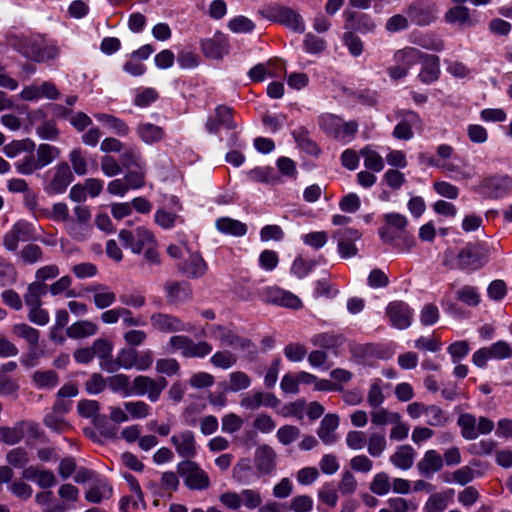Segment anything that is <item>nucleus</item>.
<instances>
[{
    "label": "nucleus",
    "instance_id": "f257e3e1",
    "mask_svg": "<svg viewBox=\"0 0 512 512\" xmlns=\"http://www.w3.org/2000/svg\"><path fill=\"white\" fill-rule=\"evenodd\" d=\"M11 45L24 57L36 62L53 60L60 54L56 45H47L36 36L16 37L11 41Z\"/></svg>",
    "mask_w": 512,
    "mask_h": 512
},
{
    "label": "nucleus",
    "instance_id": "f03ea898",
    "mask_svg": "<svg viewBox=\"0 0 512 512\" xmlns=\"http://www.w3.org/2000/svg\"><path fill=\"white\" fill-rule=\"evenodd\" d=\"M319 125L328 136L342 142H349L358 130L356 121L345 122L342 118L329 113L319 117Z\"/></svg>",
    "mask_w": 512,
    "mask_h": 512
},
{
    "label": "nucleus",
    "instance_id": "7ed1b4c3",
    "mask_svg": "<svg viewBox=\"0 0 512 512\" xmlns=\"http://www.w3.org/2000/svg\"><path fill=\"white\" fill-rule=\"evenodd\" d=\"M177 473L183 478L184 485L190 490L202 491L210 487V478L198 463L183 460L177 465Z\"/></svg>",
    "mask_w": 512,
    "mask_h": 512
},
{
    "label": "nucleus",
    "instance_id": "20e7f679",
    "mask_svg": "<svg viewBox=\"0 0 512 512\" xmlns=\"http://www.w3.org/2000/svg\"><path fill=\"white\" fill-rule=\"evenodd\" d=\"M219 501L230 510H238L241 506L253 510L260 507L262 496L258 490L243 489L240 493H222L219 496Z\"/></svg>",
    "mask_w": 512,
    "mask_h": 512
},
{
    "label": "nucleus",
    "instance_id": "39448f33",
    "mask_svg": "<svg viewBox=\"0 0 512 512\" xmlns=\"http://www.w3.org/2000/svg\"><path fill=\"white\" fill-rule=\"evenodd\" d=\"M169 345L173 350L181 351L186 358H203L212 352V346L206 341L194 342L184 335H175L169 339Z\"/></svg>",
    "mask_w": 512,
    "mask_h": 512
},
{
    "label": "nucleus",
    "instance_id": "423d86ee",
    "mask_svg": "<svg viewBox=\"0 0 512 512\" xmlns=\"http://www.w3.org/2000/svg\"><path fill=\"white\" fill-rule=\"evenodd\" d=\"M167 385L168 382L164 377L153 379L149 376L138 375L132 381V395H147L151 402H156Z\"/></svg>",
    "mask_w": 512,
    "mask_h": 512
},
{
    "label": "nucleus",
    "instance_id": "0eeeda50",
    "mask_svg": "<svg viewBox=\"0 0 512 512\" xmlns=\"http://www.w3.org/2000/svg\"><path fill=\"white\" fill-rule=\"evenodd\" d=\"M405 12L412 23L418 26L430 25L438 18V7L430 0H417L409 4Z\"/></svg>",
    "mask_w": 512,
    "mask_h": 512
},
{
    "label": "nucleus",
    "instance_id": "6e6552de",
    "mask_svg": "<svg viewBox=\"0 0 512 512\" xmlns=\"http://www.w3.org/2000/svg\"><path fill=\"white\" fill-rule=\"evenodd\" d=\"M487 263L485 250L478 244L469 243L456 257V267L464 271H475Z\"/></svg>",
    "mask_w": 512,
    "mask_h": 512
},
{
    "label": "nucleus",
    "instance_id": "1a4fd4ad",
    "mask_svg": "<svg viewBox=\"0 0 512 512\" xmlns=\"http://www.w3.org/2000/svg\"><path fill=\"white\" fill-rule=\"evenodd\" d=\"M512 190V178L508 175L485 178L478 186V193L485 198H503Z\"/></svg>",
    "mask_w": 512,
    "mask_h": 512
},
{
    "label": "nucleus",
    "instance_id": "9d476101",
    "mask_svg": "<svg viewBox=\"0 0 512 512\" xmlns=\"http://www.w3.org/2000/svg\"><path fill=\"white\" fill-rule=\"evenodd\" d=\"M119 239L134 254H140L146 245L154 243V235L144 227H138L134 231L123 229L119 232Z\"/></svg>",
    "mask_w": 512,
    "mask_h": 512
},
{
    "label": "nucleus",
    "instance_id": "9b49d317",
    "mask_svg": "<svg viewBox=\"0 0 512 512\" xmlns=\"http://www.w3.org/2000/svg\"><path fill=\"white\" fill-rule=\"evenodd\" d=\"M176 453L184 460H191L197 455V442L191 430H182L170 438Z\"/></svg>",
    "mask_w": 512,
    "mask_h": 512
},
{
    "label": "nucleus",
    "instance_id": "f8f14e48",
    "mask_svg": "<svg viewBox=\"0 0 512 512\" xmlns=\"http://www.w3.org/2000/svg\"><path fill=\"white\" fill-rule=\"evenodd\" d=\"M73 178L69 165L66 162H61L53 169L45 190L48 194H61L66 191Z\"/></svg>",
    "mask_w": 512,
    "mask_h": 512
},
{
    "label": "nucleus",
    "instance_id": "ddd939ff",
    "mask_svg": "<svg viewBox=\"0 0 512 512\" xmlns=\"http://www.w3.org/2000/svg\"><path fill=\"white\" fill-rule=\"evenodd\" d=\"M209 331L210 336L218 339L222 346L239 348L241 350H249L251 347H254L250 340L241 338L222 325H212Z\"/></svg>",
    "mask_w": 512,
    "mask_h": 512
},
{
    "label": "nucleus",
    "instance_id": "4468645a",
    "mask_svg": "<svg viewBox=\"0 0 512 512\" xmlns=\"http://www.w3.org/2000/svg\"><path fill=\"white\" fill-rule=\"evenodd\" d=\"M386 314L397 329H406L411 325L413 312L409 305L403 301H393L388 304Z\"/></svg>",
    "mask_w": 512,
    "mask_h": 512
},
{
    "label": "nucleus",
    "instance_id": "2eb2a0df",
    "mask_svg": "<svg viewBox=\"0 0 512 512\" xmlns=\"http://www.w3.org/2000/svg\"><path fill=\"white\" fill-rule=\"evenodd\" d=\"M263 297L264 301L270 304L291 309H299L302 307V302L298 296L279 287L266 288Z\"/></svg>",
    "mask_w": 512,
    "mask_h": 512
},
{
    "label": "nucleus",
    "instance_id": "dca6fc26",
    "mask_svg": "<svg viewBox=\"0 0 512 512\" xmlns=\"http://www.w3.org/2000/svg\"><path fill=\"white\" fill-rule=\"evenodd\" d=\"M151 326L162 333H174L181 331H191L192 327H187L178 317L166 313H154L150 317Z\"/></svg>",
    "mask_w": 512,
    "mask_h": 512
},
{
    "label": "nucleus",
    "instance_id": "f3484780",
    "mask_svg": "<svg viewBox=\"0 0 512 512\" xmlns=\"http://www.w3.org/2000/svg\"><path fill=\"white\" fill-rule=\"evenodd\" d=\"M178 271L184 276L197 279L204 276L208 270V265L198 252L190 253L188 258L177 265Z\"/></svg>",
    "mask_w": 512,
    "mask_h": 512
},
{
    "label": "nucleus",
    "instance_id": "a211bd4d",
    "mask_svg": "<svg viewBox=\"0 0 512 512\" xmlns=\"http://www.w3.org/2000/svg\"><path fill=\"white\" fill-rule=\"evenodd\" d=\"M229 44L227 37L217 32L212 38L201 41V50L203 54L211 59H222L228 53Z\"/></svg>",
    "mask_w": 512,
    "mask_h": 512
},
{
    "label": "nucleus",
    "instance_id": "6ab92c4d",
    "mask_svg": "<svg viewBox=\"0 0 512 512\" xmlns=\"http://www.w3.org/2000/svg\"><path fill=\"white\" fill-rule=\"evenodd\" d=\"M37 428V423L21 420L16 422L13 426L0 425V442L6 445H15L22 441L25 435V428Z\"/></svg>",
    "mask_w": 512,
    "mask_h": 512
},
{
    "label": "nucleus",
    "instance_id": "aec40b11",
    "mask_svg": "<svg viewBox=\"0 0 512 512\" xmlns=\"http://www.w3.org/2000/svg\"><path fill=\"white\" fill-rule=\"evenodd\" d=\"M164 290L167 301L171 304L184 303L193 297L191 285L186 281H167Z\"/></svg>",
    "mask_w": 512,
    "mask_h": 512
},
{
    "label": "nucleus",
    "instance_id": "412c9836",
    "mask_svg": "<svg viewBox=\"0 0 512 512\" xmlns=\"http://www.w3.org/2000/svg\"><path fill=\"white\" fill-rule=\"evenodd\" d=\"M402 120L395 126L393 136L399 140H410L413 137V127L420 124L419 116L410 110L400 113Z\"/></svg>",
    "mask_w": 512,
    "mask_h": 512
},
{
    "label": "nucleus",
    "instance_id": "4be33fe9",
    "mask_svg": "<svg viewBox=\"0 0 512 512\" xmlns=\"http://www.w3.org/2000/svg\"><path fill=\"white\" fill-rule=\"evenodd\" d=\"M254 461L259 473L263 475L269 474L276 466V452L269 445H261L255 452Z\"/></svg>",
    "mask_w": 512,
    "mask_h": 512
},
{
    "label": "nucleus",
    "instance_id": "5701e85b",
    "mask_svg": "<svg viewBox=\"0 0 512 512\" xmlns=\"http://www.w3.org/2000/svg\"><path fill=\"white\" fill-rule=\"evenodd\" d=\"M344 17L346 20L345 28L351 31L356 30L360 33H369L376 27L372 18L366 14H357L356 12L346 10Z\"/></svg>",
    "mask_w": 512,
    "mask_h": 512
},
{
    "label": "nucleus",
    "instance_id": "b1692460",
    "mask_svg": "<svg viewBox=\"0 0 512 512\" xmlns=\"http://www.w3.org/2000/svg\"><path fill=\"white\" fill-rule=\"evenodd\" d=\"M275 20L295 32L302 33L305 30V24L300 14L288 7L278 8L275 12Z\"/></svg>",
    "mask_w": 512,
    "mask_h": 512
},
{
    "label": "nucleus",
    "instance_id": "393cba45",
    "mask_svg": "<svg viewBox=\"0 0 512 512\" xmlns=\"http://www.w3.org/2000/svg\"><path fill=\"white\" fill-rule=\"evenodd\" d=\"M443 467V458L436 450H428L417 463L419 473L424 477H431Z\"/></svg>",
    "mask_w": 512,
    "mask_h": 512
},
{
    "label": "nucleus",
    "instance_id": "a878e982",
    "mask_svg": "<svg viewBox=\"0 0 512 512\" xmlns=\"http://www.w3.org/2000/svg\"><path fill=\"white\" fill-rule=\"evenodd\" d=\"M339 426V417L336 414H327L322 419L317 430V435L326 445H331L337 440L335 430Z\"/></svg>",
    "mask_w": 512,
    "mask_h": 512
},
{
    "label": "nucleus",
    "instance_id": "bb28decb",
    "mask_svg": "<svg viewBox=\"0 0 512 512\" xmlns=\"http://www.w3.org/2000/svg\"><path fill=\"white\" fill-rule=\"evenodd\" d=\"M136 350L133 348L121 349L116 358L112 362L105 363L103 366L106 368V372L113 373L123 369H132L135 366Z\"/></svg>",
    "mask_w": 512,
    "mask_h": 512
},
{
    "label": "nucleus",
    "instance_id": "cd10ccee",
    "mask_svg": "<svg viewBox=\"0 0 512 512\" xmlns=\"http://www.w3.org/2000/svg\"><path fill=\"white\" fill-rule=\"evenodd\" d=\"M112 493L113 489L108 482L98 477L94 479L93 485L85 494V498L88 502L98 504L103 499H109Z\"/></svg>",
    "mask_w": 512,
    "mask_h": 512
},
{
    "label": "nucleus",
    "instance_id": "c85d7f7f",
    "mask_svg": "<svg viewBox=\"0 0 512 512\" xmlns=\"http://www.w3.org/2000/svg\"><path fill=\"white\" fill-rule=\"evenodd\" d=\"M98 332V326L89 320H80L66 329V335L71 339H83L94 336Z\"/></svg>",
    "mask_w": 512,
    "mask_h": 512
},
{
    "label": "nucleus",
    "instance_id": "c756f323",
    "mask_svg": "<svg viewBox=\"0 0 512 512\" xmlns=\"http://www.w3.org/2000/svg\"><path fill=\"white\" fill-rule=\"evenodd\" d=\"M415 458V451L410 445H402L390 456V462L403 470L412 467Z\"/></svg>",
    "mask_w": 512,
    "mask_h": 512
},
{
    "label": "nucleus",
    "instance_id": "7c9ffc66",
    "mask_svg": "<svg viewBox=\"0 0 512 512\" xmlns=\"http://www.w3.org/2000/svg\"><path fill=\"white\" fill-rule=\"evenodd\" d=\"M450 23L457 24L461 29H468L475 25V19L468 7L457 5L450 8Z\"/></svg>",
    "mask_w": 512,
    "mask_h": 512
},
{
    "label": "nucleus",
    "instance_id": "2f4dec72",
    "mask_svg": "<svg viewBox=\"0 0 512 512\" xmlns=\"http://www.w3.org/2000/svg\"><path fill=\"white\" fill-rule=\"evenodd\" d=\"M216 228L224 234L232 235L235 237L244 236L247 232V226L239 220L230 217H222L217 219Z\"/></svg>",
    "mask_w": 512,
    "mask_h": 512
},
{
    "label": "nucleus",
    "instance_id": "473e14b6",
    "mask_svg": "<svg viewBox=\"0 0 512 512\" xmlns=\"http://www.w3.org/2000/svg\"><path fill=\"white\" fill-rule=\"evenodd\" d=\"M31 379L38 389L51 390L59 383V375L54 370H37L32 374Z\"/></svg>",
    "mask_w": 512,
    "mask_h": 512
},
{
    "label": "nucleus",
    "instance_id": "72a5a7b5",
    "mask_svg": "<svg viewBox=\"0 0 512 512\" xmlns=\"http://www.w3.org/2000/svg\"><path fill=\"white\" fill-rule=\"evenodd\" d=\"M91 347L94 357H97L100 360L99 365L101 369L106 371V368L103 365L113 361V344L107 339L98 338L93 342Z\"/></svg>",
    "mask_w": 512,
    "mask_h": 512
},
{
    "label": "nucleus",
    "instance_id": "f704fd0d",
    "mask_svg": "<svg viewBox=\"0 0 512 512\" xmlns=\"http://www.w3.org/2000/svg\"><path fill=\"white\" fill-rule=\"evenodd\" d=\"M422 70L419 73V78L424 83H431L439 76V61L438 57L434 55H427L422 60Z\"/></svg>",
    "mask_w": 512,
    "mask_h": 512
},
{
    "label": "nucleus",
    "instance_id": "c9c22d12",
    "mask_svg": "<svg viewBox=\"0 0 512 512\" xmlns=\"http://www.w3.org/2000/svg\"><path fill=\"white\" fill-rule=\"evenodd\" d=\"M136 132L141 140L147 144L159 142L164 137V130L152 123H140Z\"/></svg>",
    "mask_w": 512,
    "mask_h": 512
},
{
    "label": "nucleus",
    "instance_id": "e433bc0d",
    "mask_svg": "<svg viewBox=\"0 0 512 512\" xmlns=\"http://www.w3.org/2000/svg\"><path fill=\"white\" fill-rule=\"evenodd\" d=\"M12 332L16 337L24 339L29 347H38L40 332L36 328L26 323H17L12 326Z\"/></svg>",
    "mask_w": 512,
    "mask_h": 512
},
{
    "label": "nucleus",
    "instance_id": "4c0bfd02",
    "mask_svg": "<svg viewBox=\"0 0 512 512\" xmlns=\"http://www.w3.org/2000/svg\"><path fill=\"white\" fill-rule=\"evenodd\" d=\"M457 425L460 427L461 435L466 440H475L478 438L477 419L470 413H462L457 419Z\"/></svg>",
    "mask_w": 512,
    "mask_h": 512
},
{
    "label": "nucleus",
    "instance_id": "58836bf2",
    "mask_svg": "<svg viewBox=\"0 0 512 512\" xmlns=\"http://www.w3.org/2000/svg\"><path fill=\"white\" fill-rule=\"evenodd\" d=\"M88 291L94 292L93 301L98 309H105L116 301V294L104 285H95L88 288Z\"/></svg>",
    "mask_w": 512,
    "mask_h": 512
},
{
    "label": "nucleus",
    "instance_id": "ea45409f",
    "mask_svg": "<svg viewBox=\"0 0 512 512\" xmlns=\"http://www.w3.org/2000/svg\"><path fill=\"white\" fill-rule=\"evenodd\" d=\"M48 286L40 281H34L27 287L24 301L27 307L42 305V296L46 295Z\"/></svg>",
    "mask_w": 512,
    "mask_h": 512
},
{
    "label": "nucleus",
    "instance_id": "a19ab883",
    "mask_svg": "<svg viewBox=\"0 0 512 512\" xmlns=\"http://www.w3.org/2000/svg\"><path fill=\"white\" fill-rule=\"evenodd\" d=\"M311 342L322 349H334L343 344L344 337L334 332H324L314 335Z\"/></svg>",
    "mask_w": 512,
    "mask_h": 512
},
{
    "label": "nucleus",
    "instance_id": "79ce46f5",
    "mask_svg": "<svg viewBox=\"0 0 512 512\" xmlns=\"http://www.w3.org/2000/svg\"><path fill=\"white\" fill-rule=\"evenodd\" d=\"M426 54L414 47H406L395 53V60L398 64L405 66L407 69L416 63H421Z\"/></svg>",
    "mask_w": 512,
    "mask_h": 512
},
{
    "label": "nucleus",
    "instance_id": "37998d69",
    "mask_svg": "<svg viewBox=\"0 0 512 512\" xmlns=\"http://www.w3.org/2000/svg\"><path fill=\"white\" fill-rule=\"evenodd\" d=\"M107 387L114 392L120 393L124 397L132 395V386H130V377L126 374H115L107 378Z\"/></svg>",
    "mask_w": 512,
    "mask_h": 512
},
{
    "label": "nucleus",
    "instance_id": "c03bdc74",
    "mask_svg": "<svg viewBox=\"0 0 512 512\" xmlns=\"http://www.w3.org/2000/svg\"><path fill=\"white\" fill-rule=\"evenodd\" d=\"M455 299L468 307H476L481 302V295L477 287L464 285L455 292Z\"/></svg>",
    "mask_w": 512,
    "mask_h": 512
},
{
    "label": "nucleus",
    "instance_id": "a18cd8bd",
    "mask_svg": "<svg viewBox=\"0 0 512 512\" xmlns=\"http://www.w3.org/2000/svg\"><path fill=\"white\" fill-rule=\"evenodd\" d=\"M34 150L35 143L28 138L13 140L3 147V153L11 159L19 156L21 153L34 152Z\"/></svg>",
    "mask_w": 512,
    "mask_h": 512
},
{
    "label": "nucleus",
    "instance_id": "49530a36",
    "mask_svg": "<svg viewBox=\"0 0 512 512\" xmlns=\"http://www.w3.org/2000/svg\"><path fill=\"white\" fill-rule=\"evenodd\" d=\"M120 164L126 170L145 167L140 151L135 147H127L120 156Z\"/></svg>",
    "mask_w": 512,
    "mask_h": 512
},
{
    "label": "nucleus",
    "instance_id": "de8ad7c7",
    "mask_svg": "<svg viewBox=\"0 0 512 512\" xmlns=\"http://www.w3.org/2000/svg\"><path fill=\"white\" fill-rule=\"evenodd\" d=\"M474 174V169L459 157H450V179H468Z\"/></svg>",
    "mask_w": 512,
    "mask_h": 512
},
{
    "label": "nucleus",
    "instance_id": "09e8293b",
    "mask_svg": "<svg viewBox=\"0 0 512 512\" xmlns=\"http://www.w3.org/2000/svg\"><path fill=\"white\" fill-rule=\"evenodd\" d=\"M370 416L371 422L375 426L393 424L394 422H398L400 419V414L398 412H392L383 407L374 408V410L370 412Z\"/></svg>",
    "mask_w": 512,
    "mask_h": 512
},
{
    "label": "nucleus",
    "instance_id": "8fccbe9b",
    "mask_svg": "<svg viewBox=\"0 0 512 512\" xmlns=\"http://www.w3.org/2000/svg\"><path fill=\"white\" fill-rule=\"evenodd\" d=\"M35 155L42 169L59 157L60 150L53 145L43 143L37 147Z\"/></svg>",
    "mask_w": 512,
    "mask_h": 512
},
{
    "label": "nucleus",
    "instance_id": "3c124183",
    "mask_svg": "<svg viewBox=\"0 0 512 512\" xmlns=\"http://www.w3.org/2000/svg\"><path fill=\"white\" fill-rule=\"evenodd\" d=\"M27 154L16 161L14 163L16 171L25 176H29L34 174L36 171L40 170V165L37 161L36 155L34 152H26Z\"/></svg>",
    "mask_w": 512,
    "mask_h": 512
},
{
    "label": "nucleus",
    "instance_id": "603ef678",
    "mask_svg": "<svg viewBox=\"0 0 512 512\" xmlns=\"http://www.w3.org/2000/svg\"><path fill=\"white\" fill-rule=\"evenodd\" d=\"M387 440L384 433L373 432L367 438V451L372 457H379L386 450Z\"/></svg>",
    "mask_w": 512,
    "mask_h": 512
},
{
    "label": "nucleus",
    "instance_id": "864d4df0",
    "mask_svg": "<svg viewBox=\"0 0 512 512\" xmlns=\"http://www.w3.org/2000/svg\"><path fill=\"white\" fill-rule=\"evenodd\" d=\"M123 406L132 419H144L151 414V407L141 400L124 402Z\"/></svg>",
    "mask_w": 512,
    "mask_h": 512
},
{
    "label": "nucleus",
    "instance_id": "5fc2aeb1",
    "mask_svg": "<svg viewBox=\"0 0 512 512\" xmlns=\"http://www.w3.org/2000/svg\"><path fill=\"white\" fill-rule=\"evenodd\" d=\"M95 118L103 124L108 125L119 136H126L129 133L128 125L123 120L113 115L98 113L95 114Z\"/></svg>",
    "mask_w": 512,
    "mask_h": 512
},
{
    "label": "nucleus",
    "instance_id": "6e6d98bb",
    "mask_svg": "<svg viewBox=\"0 0 512 512\" xmlns=\"http://www.w3.org/2000/svg\"><path fill=\"white\" fill-rule=\"evenodd\" d=\"M360 155L364 157V166L374 172H380L384 168V160L380 154L370 147H364L360 150Z\"/></svg>",
    "mask_w": 512,
    "mask_h": 512
},
{
    "label": "nucleus",
    "instance_id": "4d7b16f0",
    "mask_svg": "<svg viewBox=\"0 0 512 512\" xmlns=\"http://www.w3.org/2000/svg\"><path fill=\"white\" fill-rule=\"evenodd\" d=\"M250 180L258 183L274 184L279 181L274 170L270 167H257L249 171Z\"/></svg>",
    "mask_w": 512,
    "mask_h": 512
},
{
    "label": "nucleus",
    "instance_id": "13d9d810",
    "mask_svg": "<svg viewBox=\"0 0 512 512\" xmlns=\"http://www.w3.org/2000/svg\"><path fill=\"white\" fill-rule=\"evenodd\" d=\"M44 425L54 432L62 433L71 429V425L64 419L63 415L49 412L44 417Z\"/></svg>",
    "mask_w": 512,
    "mask_h": 512
},
{
    "label": "nucleus",
    "instance_id": "bf43d9fd",
    "mask_svg": "<svg viewBox=\"0 0 512 512\" xmlns=\"http://www.w3.org/2000/svg\"><path fill=\"white\" fill-rule=\"evenodd\" d=\"M65 230L74 240L83 241L89 236L91 227L90 225L77 223L74 219H71L66 223Z\"/></svg>",
    "mask_w": 512,
    "mask_h": 512
},
{
    "label": "nucleus",
    "instance_id": "052dcab7",
    "mask_svg": "<svg viewBox=\"0 0 512 512\" xmlns=\"http://www.w3.org/2000/svg\"><path fill=\"white\" fill-rule=\"evenodd\" d=\"M251 385V378L242 371H234L229 374L228 390L238 392L249 388Z\"/></svg>",
    "mask_w": 512,
    "mask_h": 512
},
{
    "label": "nucleus",
    "instance_id": "680f3d73",
    "mask_svg": "<svg viewBox=\"0 0 512 512\" xmlns=\"http://www.w3.org/2000/svg\"><path fill=\"white\" fill-rule=\"evenodd\" d=\"M382 381L380 379H375L370 385L367 394V402L370 407L378 408L385 401V395L381 386Z\"/></svg>",
    "mask_w": 512,
    "mask_h": 512
},
{
    "label": "nucleus",
    "instance_id": "e2e57ef3",
    "mask_svg": "<svg viewBox=\"0 0 512 512\" xmlns=\"http://www.w3.org/2000/svg\"><path fill=\"white\" fill-rule=\"evenodd\" d=\"M390 489V478L385 472L377 473L370 483L371 492L379 496L386 495Z\"/></svg>",
    "mask_w": 512,
    "mask_h": 512
},
{
    "label": "nucleus",
    "instance_id": "0e129e2a",
    "mask_svg": "<svg viewBox=\"0 0 512 512\" xmlns=\"http://www.w3.org/2000/svg\"><path fill=\"white\" fill-rule=\"evenodd\" d=\"M145 167L127 170L123 178L128 189H138L145 185Z\"/></svg>",
    "mask_w": 512,
    "mask_h": 512
},
{
    "label": "nucleus",
    "instance_id": "69168bd1",
    "mask_svg": "<svg viewBox=\"0 0 512 512\" xmlns=\"http://www.w3.org/2000/svg\"><path fill=\"white\" fill-rule=\"evenodd\" d=\"M26 229V225L23 223H16L12 229L5 234L3 244L7 250L14 251L18 247L20 236Z\"/></svg>",
    "mask_w": 512,
    "mask_h": 512
},
{
    "label": "nucleus",
    "instance_id": "338daca9",
    "mask_svg": "<svg viewBox=\"0 0 512 512\" xmlns=\"http://www.w3.org/2000/svg\"><path fill=\"white\" fill-rule=\"evenodd\" d=\"M300 429L295 425H284L277 430L276 437L282 445H289L300 437Z\"/></svg>",
    "mask_w": 512,
    "mask_h": 512
},
{
    "label": "nucleus",
    "instance_id": "774afa93",
    "mask_svg": "<svg viewBox=\"0 0 512 512\" xmlns=\"http://www.w3.org/2000/svg\"><path fill=\"white\" fill-rule=\"evenodd\" d=\"M210 362L215 367L228 369L237 362V358L230 351L224 350L213 354L210 358Z\"/></svg>",
    "mask_w": 512,
    "mask_h": 512
}]
</instances>
